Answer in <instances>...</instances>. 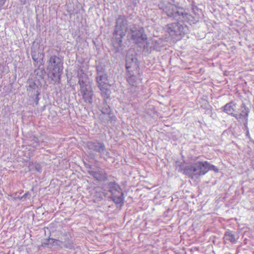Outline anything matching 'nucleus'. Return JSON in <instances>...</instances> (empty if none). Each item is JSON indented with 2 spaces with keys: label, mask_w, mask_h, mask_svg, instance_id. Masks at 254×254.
Returning a JSON list of instances; mask_svg holds the SVG:
<instances>
[{
  "label": "nucleus",
  "mask_w": 254,
  "mask_h": 254,
  "mask_svg": "<svg viewBox=\"0 0 254 254\" xmlns=\"http://www.w3.org/2000/svg\"><path fill=\"white\" fill-rule=\"evenodd\" d=\"M30 141V145L33 148H35L39 145L38 139L36 137H33Z\"/></svg>",
  "instance_id": "obj_17"
},
{
  "label": "nucleus",
  "mask_w": 254,
  "mask_h": 254,
  "mask_svg": "<svg viewBox=\"0 0 254 254\" xmlns=\"http://www.w3.org/2000/svg\"><path fill=\"white\" fill-rule=\"evenodd\" d=\"M209 171L218 173L219 169L207 161H198L186 167L184 169V173L193 179L194 177H199L203 176Z\"/></svg>",
  "instance_id": "obj_1"
},
{
  "label": "nucleus",
  "mask_w": 254,
  "mask_h": 254,
  "mask_svg": "<svg viewBox=\"0 0 254 254\" xmlns=\"http://www.w3.org/2000/svg\"><path fill=\"white\" fill-rule=\"evenodd\" d=\"M63 241L49 238L44 239L42 245L43 247L49 248L55 247L58 249H63Z\"/></svg>",
  "instance_id": "obj_9"
},
{
  "label": "nucleus",
  "mask_w": 254,
  "mask_h": 254,
  "mask_svg": "<svg viewBox=\"0 0 254 254\" xmlns=\"http://www.w3.org/2000/svg\"><path fill=\"white\" fill-rule=\"evenodd\" d=\"M78 83L80 85V93L81 94L92 91L91 86L85 76L79 77Z\"/></svg>",
  "instance_id": "obj_10"
},
{
  "label": "nucleus",
  "mask_w": 254,
  "mask_h": 254,
  "mask_svg": "<svg viewBox=\"0 0 254 254\" xmlns=\"http://www.w3.org/2000/svg\"><path fill=\"white\" fill-rule=\"evenodd\" d=\"M5 1H6V0H0V10L1 9V7L4 4Z\"/></svg>",
  "instance_id": "obj_19"
},
{
  "label": "nucleus",
  "mask_w": 254,
  "mask_h": 254,
  "mask_svg": "<svg viewBox=\"0 0 254 254\" xmlns=\"http://www.w3.org/2000/svg\"><path fill=\"white\" fill-rule=\"evenodd\" d=\"M130 31L132 38L136 43H141L147 39L146 35L144 33V29L142 27L137 29L134 26Z\"/></svg>",
  "instance_id": "obj_8"
},
{
  "label": "nucleus",
  "mask_w": 254,
  "mask_h": 254,
  "mask_svg": "<svg viewBox=\"0 0 254 254\" xmlns=\"http://www.w3.org/2000/svg\"><path fill=\"white\" fill-rule=\"evenodd\" d=\"M112 200L120 206H121L124 202L123 190L120 186L115 183H112Z\"/></svg>",
  "instance_id": "obj_7"
},
{
  "label": "nucleus",
  "mask_w": 254,
  "mask_h": 254,
  "mask_svg": "<svg viewBox=\"0 0 254 254\" xmlns=\"http://www.w3.org/2000/svg\"><path fill=\"white\" fill-rule=\"evenodd\" d=\"M84 102L92 103L93 100V91L81 94Z\"/></svg>",
  "instance_id": "obj_13"
},
{
  "label": "nucleus",
  "mask_w": 254,
  "mask_h": 254,
  "mask_svg": "<svg viewBox=\"0 0 254 254\" xmlns=\"http://www.w3.org/2000/svg\"><path fill=\"white\" fill-rule=\"evenodd\" d=\"M126 67L128 73L127 81L129 83L133 84L135 76L134 72L139 71V65L136 58L127 57L126 59Z\"/></svg>",
  "instance_id": "obj_5"
},
{
  "label": "nucleus",
  "mask_w": 254,
  "mask_h": 254,
  "mask_svg": "<svg viewBox=\"0 0 254 254\" xmlns=\"http://www.w3.org/2000/svg\"><path fill=\"white\" fill-rule=\"evenodd\" d=\"M127 21L126 17L120 16L117 20L114 36L116 42L121 45L122 39L127 31ZM115 41L114 42V44Z\"/></svg>",
  "instance_id": "obj_3"
},
{
  "label": "nucleus",
  "mask_w": 254,
  "mask_h": 254,
  "mask_svg": "<svg viewBox=\"0 0 254 254\" xmlns=\"http://www.w3.org/2000/svg\"><path fill=\"white\" fill-rule=\"evenodd\" d=\"M87 147L91 152L102 153L104 149V146L101 143L89 141L87 144Z\"/></svg>",
  "instance_id": "obj_11"
},
{
  "label": "nucleus",
  "mask_w": 254,
  "mask_h": 254,
  "mask_svg": "<svg viewBox=\"0 0 254 254\" xmlns=\"http://www.w3.org/2000/svg\"><path fill=\"white\" fill-rule=\"evenodd\" d=\"M48 63V68L51 70L49 74V77L55 82H60L63 69L62 59L56 56H52Z\"/></svg>",
  "instance_id": "obj_2"
},
{
  "label": "nucleus",
  "mask_w": 254,
  "mask_h": 254,
  "mask_svg": "<svg viewBox=\"0 0 254 254\" xmlns=\"http://www.w3.org/2000/svg\"><path fill=\"white\" fill-rule=\"evenodd\" d=\"M237 107V104L234 101H231L227 103L222 109L224 112L235 117L238 121H240L243 118L247 119L248 116V114L246 113V115H243L242 113L238 114Z\"/></svg>",
  "instance_id": "obj_6"
},
{
  "label": "nucleus",
  "mask_w": 254,
  "mask_h": 254,
  "mask_svg": "<svg viewBox=\"0 0 254 254\" xmlns=\"http://www.w3.org/2000/svg\"><path fill=\"white\" fill-rule=\"evenodd\" d=\"M25 195H26V194H25L24 195H23L22 197H24Z\"/></svg>",
  "instance_id": "obj_21"
},
{
  "label": "nucleus",
  "mask_w": 254,
  "mask_h": 254,
  "mask_svg": "<svg viewBox=\"0 0 254 254\" xmlns=\"http://www.w3.org/2000/svg\"><path fill=\"white\" fill-rule=\"evenodd\" d=\"M225 238L227 241L230 242L232 244H235L237 242V239H236L234 234L230 231L226 232L225 233Z\"/></svg>",
  "instance_id": "obj_16"
},
{
  "label": "nucleus",
  "mask_w": 254,
  "mask_h": 254,
  "mask_svg": "<svg viewBox=\"0 0 254 254\" xmlns=\"http://www.w3.org/2000/svg\"><path fill=\"white\" fill-rule=\"evenodd\" d=\"M37 96V97L36 98V104H37V102H38V100L39 98H38V96Z\"/></svg>",
  "instance_id": "obj_20"
},
{
  "label": "nucleus",
  "mask_w": 254,
  "mask_h": 254,
  "mask_svg": "<svg viewBox=\"0 0 254 254\" xmlns=\"http://www.w3.org/2000/svg\"><path fill=\"white\" fill-rule=\"evenodd\" d=\"M96 81L101 91L102 95L105 98H109L111 94V85L106 74L98 73Z\"/></svg>",
  "instance_id": "obj_4"
},
{
  "label": "nucleus",
  "mask_w": 254,
  "mask_h": 254,
  "mask_svg": "<svg viewBox=\"0 0 254 254\" xmlns=\"http://www.w3.org/2000/svg\"><path fill=\"white\" fill-rule=\"evenodd\" d=\"M89 173L91 175L93 176L97 180H100L101 179L100 175L97 172L94 171H89Z\"/></svg>",
  "instance_id": "obj_18"
},
{
  "label": "nucleus",
  "mask_w": 254,
  "mask_h": 254,
  "mask_svg": "<svg viewBox=\"0 0 254 254\" xmlns=\"http://www.w3.org/2000/svg\"><path fill=\"white\" fill-rule=\"evenodd\" d=\"M63 248L68 249H72L74 248V244L72 241L69 240L68 237L64 239V241H63Z\"/></svg>",
  "instance_id": "obj_15"
},
{
  "label": "nucleus",
  "mask_w": 254,
  "mask_h": 254,
  "mask_svg": "<svg viewBox=\"0 0 254 254\" xmlns=\"http://www.w3.org/2000/svg\"><path fill=\"white\" fill-rule=\"evenodd\" d=\"M27 90L33 92V94L36 96H38L40 94V92L38 90V86L35 82H32L29 84Z\"/></svg>",
  "instance_id": "obj_14"
},
{
  "label": "nucleus",
  "mask_w": 254,
  "mask_h": 254,
  "mask_svg": "<svg viewBox=\"0 0 254 254\" xmlns=\"http://www.w3.org/2000/svg\"><path fill=\"white\" fill-rule=\"evenodd\" d=\"M177 9L178 8L177 6L172 3H169L168 5L165 6L163 10L169 17H175L177 15H180Z\"/></svg>",
  "instance_id": "obj_12"
}]
</instances>
